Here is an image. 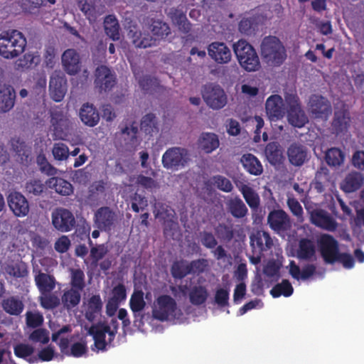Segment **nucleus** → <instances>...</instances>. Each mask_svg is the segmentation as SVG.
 <instances>
[{
    "instance_id": "f8f14e48",
    "label": "nucleus",
    "mask_w": 364,
    "mask_h": 364,
    "mask_svg": "<svg viewBox=\"0 0 364 364\" xmlns=\"http://www.w3.org/2000/svg\"><path fill=\"white\" fill-rule=\"evenodd\" d=\"M286 103L288 106L287 119L289 124L295 127H302L308 122V118L301 108L299 98L295 95L286 97Z\"/></svg>"
},
{
    "instance_id": "4c0bfd02",
    "label": "nucleus",
    "mask_w": 364,
    "mask_h": 364,
    "mask_svg": "<svg viewBox=\"0 0 364 364\" xmlns=\"http://www.w3.org/2000/svg\"><path fill=\"white\" fill-rule=\"evenodd\" d=\"M81 11L90 22H94L99 16L103 14L104 9L94 0H86L81 6Z\"/></svg>"
},
{
    "instance_id": "b1692460",
    "label": "nucleus",
    "mask_w": 364,
    "mask_h": 364,
    "mask_svg": "<svg viewBox=\"0 0 364 364\" xmlns=\"http://www.w3.org/2000/svg\"><path fill=\"white\" fill-rule=\"evenodd\" d=\"M115 220V214L109 208H101L95 213V223L100 229L110 230Z\"/></svg>"
},
{
    "instance_id": "7ed1b4c3",
    "label": "nucleus",
    "mask_w": 364,
    "mask_h": 364,
    "mask_svg": "<svg viewBox=\"0 0 364 364\" xmlns=\"http://www.w3.org/2000/svg\"><path fill=\"white\" fill-rule=\"evenodd\" d=\"M182 315L176 300L171 296L161 295L153 303L152 316L157 320L181 323Z\"/></svg>"
},
{
    "instance_id": "6e6d98bb",
    "label": "nucleus",
    "mask_w": 364,
    "mask_h": 364,
    "mask_svg": "<svg viewBox=\"0 0 364 364\" xmlns=\"http://www.w3.org/2000/svg\"><path fill=\"white\" fill-rule=\"evenodd\" d=\"M36 161L42 172L46 173L48 176H55L57 174L58 170L47 161V159L44 155H38Z\"/></svg>"
},
{
    "instance_id": "5701e85b",
    "label": "nucleus",
    "mask_w": 364,
    "mask_h": 364,
    "mask_svg": "<svg viewBox=\"0 0 364 364\" xmlns=\"http://www.w3.org/2000/svg\"><path fill=\"white\" fill-rule=\"evenodd\" d=\"M115 83V77L110 70L104 65L98 67L95 72V84L100 90L107 91Z\"/></svg>"
},
{
    "instance_id": "f704fd0d",
    "label": "nucleus",
    "mask_w": 364,
    "mask_h": 364,
    "mask_svg": "<svg viewBox=\"0 0 364 364\" xmlns=\"http://www.w3.org/2000/svg\"><path fill=\"white\" fill-rule=\"evenodd\" d=\"M315 270L316 267L314 264H306L302 269L293 261L289 264V274L296 280L308 279L314 274Z\"/></svg>"
},
{
    "instance_id": "5fc2aeb1",
    "label": "nucleus",
    "mask_w": 364,
    "mask_h": 364,
    "mask_svg": "<svg viewBox=\"0 0 364 364\" xmlns=\"http://www.w3.org/2000/svg\"><path fill=\"white\" fill-rule=\"evenodd\" d=\"M52 151L54 158L58 161L66 160L70 155L68 147L63 143L55 144Z\"/></svg>"
},
{
    "instance_id": "c03bdc74",
    "label": "nucleus",
    "mask_w": 364,
    "mask_h": 364,
    "mask_svg": "<svg viewBox=\"0 0 364 364\" xmlns=\"http://www.w3.org/2000/svg\"><path fill=\"white\" fill-rule=\"evenodd\" d=\"M265 155L268 161L272 164L281 162L283 159L282 149L276 142L267 144L265 149Z\"/></svg>"
},
{
    "instance_id": "69168bd1",
    "label": "nucleus",
    "mask_w": 364,
    "mask_h": 364,
    "mask_svg": "<svg viewBox=\"0 0 364 364\" xmlns=\"http://www.w3.org/2000/svg\"><path fill=\"white\" fill-rule=\"evenodd\" d=\"M33 352V348L26 343H19L14 347L15 355L19 358L26 359Z\"/></svg>"
},
{
    "instance_id": "bb28decb",
    "label": "nucleus",
    "mask_w": 364,
    "mask_h": 364,
    "mask_svg": "<svg viewBox=\"0 0 364 364\" xmlns=\"http://www.w3.org/2000/svg\"><path fill=\"white\" fill-rule=\"evenodd\" d=\"M1 272L6 277L15 278L24 277L28 274L26 264L21 262H4L1 263Z\"/></svg>"
},
{
    "instance_id": "49530a36",
    "label": "nucleus",
    "mask_w": 364,
    "mask_h": 364,
    "mask_svg": "<svg viewBox=\"0 0 364 364\" xmlns=\"http://www.w3.org/2000/svg\"><path fill=\"white\" fill-rule=\"evenodd\" d=\"M105 30L107 35L113 41L119 39V24L115 16L109 15L105 19Z\"/></svg>"
},
{
    "instance_id": "a18cd8bd",
    "label": "nucleus",
    "mask_w": 364,
    "mask_h": 364,
    "mask_svg": "<svg viewBox=\"0 0 364 364\" xmlns=\"http://www.w3.org/2000/svg\"><path fill=\"white\" fill-rule=\"evenodd\" d=\"M232 215L235 218H243L247 213V208L238 197L231 198L228 203Z\"/></svg>"
},
{
    "instance_id": "1a4fd4ad",
    "label": "nucleus",
    "mask_w": 364,
    "mask_h": 364,
    "mask_svg": "<svg viewBox=\"0 0 364 364\" xmlns=\"http://www.w3.org/2000/svg\"><path fill=\"white\" fill-rule=\"evenodd\" d=\"M202 96L207 106L214 110L223 108L228 103V95L219 85L208 84L204 86Z\"/></svg>"
},
{
    "instance_id": "e433bc0d",
    "label": "nucleus",
    "mask_w": 364,
    "mask_h": 364,
    "mask_svg": "<svg viewBox=\"0 0 364 364\" xmlns=\"http://www.w3.org/2000/svg\"><path fill=\"white\" fill-rule=\"evenodd\" d=\"M220 142L218 137L213 133H203L198 139V146L200 149L205 153H211L219 146Z\"/></svg>"
},
{
    "instance_id": "338daca9",
    "label": "nucleus",
    "mask_w": 364,
    "mask_h": 364,
    "mask_svg": "<svg viewBox=\"0 0 364 364\" xmlns=\"http://www.w3.org/2000/svg\"><path fill=\"white\" fill-rule=\"evenodd\" d=\"M136 183L144 188L153 191L159 188V183L151 177L139 175L137 177Z\"/></svg>"
},
{
    "instance_id": "4d7b16f0",
    "label": "nucleus",
    "mask_w": 364,
    "mask_h": 364,
    "mask_svg": "<svg viewBox=\"0 0 364 364\" xmlns=\"http://www.w3.org/2000/svg\"><path fill=\"white\" fill-rule=\"evenodd\" d=\"M171 19L174 24L178 26V28L183 32H188L190 29V25L188 23L186 16L182 12H176L171 14Z\"/></svg>"
},
{
    "instance_id": "ea45409f",
    "label": "nucleus",
    "mask_w": 364,
    "mask_h": 364,
    "mask_svg": "<svg viewBox=\"0 0 364 364\" xmlns=\"http://www.w3.org/2000/svg\"><path fill=\"white\" fill-rule=\"evenodd\" d=\"M129 306L134 317L140 316L141 312L146 306V301L144 298V292L141 290L135 289L129 300Z\"/></svg>"
},
{
    "instance_id": "39448f33",
    "label": "nucleus",
    "mask_w": 364,
    "mask_h": 364,
    "mask_svg": "<svg viewBox=\"0 0 364 364\" xmlns=\"http://www.w3.org/2000/svg\"><path fill=\"white\" fill-rule=\"evenodd\" d=\"M318 243L320 247L321 255L327 262H333L339 260L347 269L353 267V259L348 255H339L338 252V244L333 237L329 235L323 234L320 236Z\"/></svg>"
},
{
    "instance_id": "6e6552de",
    "label": "nucleus",
    "mask_w": 364,
    "mask_h": 364,
    "mask_svg": "<svg viewBox=\"0 0 364 364\" xmlns=\"http://www.w3.org/2000/svg\"><path fill=\"white\" fill-rule=\"evenodd\" d=\"M112 322L113 323L112 328L105 323H100L92 326L90 328L89 333L93 336L95 341L93 350H105L107 345L113 340L117 332V326L116 320L112 319Z\"/></svg>"
},
{
    "instance_id": "412c9836",
    "label": "nucleus",
    "mask_w": 364,
    "mask_h": 364,
    "mask_svg": "<svg viewBox=\"0 0 364 364\" xmlns=\"http://www.w3.org/2000/svg\"><path fill=\"white\" fill-rule=\"evenodd\" d=\"M7 201L9 208L16 217L23 218L28 214V202L21 193L11 192L8 196Z\"/></svg>"
},
{
    "instance_id": "79ce46f5",
    "label": "nucleus",
    "mask_w": 364,
    "mask_h": 364,
    "mask_svg": "<svg viewBox=\"0 0 364 364\" xmlns=\"http://www.w3.org/2000/svg\"><path fill=\"white\" fill-rule=\"evenodd\" d=\"M35 282L41 294L49 293L55 287L54 278L45 273L39 272L36 274Z\"/></svg>"
},
{
    "instance_id": "8fccbe9b",
    "label": "nucleus",
    "mask_w": 364,
    "mask_h": 364,
    "mask_svg": "<svg viewBox=\"0 0 364 364\" xmlns=\"http://www.w3.org/2000/svg\"><path fill=\"white\" fill-rule=\"evenodd\" d=\"M294 289L287 280H284L282 283L277 284L271 291L270 294L274 298L280 296H289L292 294Z\"/></svg>"
},
{
    "instance_id": "c85d7f7f",
    "label": "nucleus",
    "mask_w": 364,
    "mask_h": 364,
    "mask_svg": "<svg viewBox=\"0 0 364 364\" xmlns=\"http://www.w3.org/2000/svg\"><path fill=\"white\" fill-rule=\"evenodd\" d=\"M79 116L82 123L88 127H95L100 121V115L93 105L84 104L80 109Z\"/></svg>"
},
{
    "instance_id": "aec40b11",
    "label": "nucleus",
    "mask_w": 364,
    "mask_h": 364,
    "mask_svg": "<svg viewBox=\"0 0 364 364\" xmlns=\"http://www.w3.org/2000/svg\"><path fill=\"white\" fill-rule=\"evenodd\" d=\"M309 110L314 118L326 119L331 113L329 102L319 95H313L309 102Z\"/></svg>"
},
{
    "instance_id": "bf43d9fd",
    "label": "nucleus",
    "mask_w": 364,
    "mask_h": 364,
    "mask_svg": "<svg viewBox=\"0 0 364 364\" xmlns=\"http://www.w3.org/2000/svg\"><path fill=\"white\" fill-rule=\"evenodd\" d=\"M35 84L32 93L35 95H42L45 93L46 86V77L43 74L38 75L35 78Z\"/></svg>"
},
{
    "instance_id": "de8ad7c7",
    "label": "nucleus",
    "mask_w": 364,
    "mask_h": 364,
    "mask_svg": "<svg viewBox=\"0 0 364 364\" xmlns=\"http://www.w3.org/2000/svg\"><path fill=\"white\" fill-rule=\"evenodd\" d=\"M326 163L331 166H339L344 162L345 154L338 148H331L326 153Z\"/></svg>"
},
{
    "instance_id": "9b49d317",
    "label": "nucleus",
    "mask_w": 364,
    "mask_h": 364,
    "mask_svg": "<svg viewBox=\"0 0 364 364\" xmlns=\"http://www.w3.org/2000/svg\"><path fill=\"white\" fill-rule=\"evenodd\" d=\"M189 161L188 151L182 148L168 149L162 156V164L167 169L178 170L184 167Z\"/></svg>"
},
{
    "instance_id": "ddd939ff",
    "label": "nucleus",
    "mask_w": 364,
    "mask_h": 364,
    "mask_svg": "<svg viewBox=\"0 0 364 364\" xmlns=\"http://www.w3.org/2000/svg\"><path fill=\"white\" fill-rule=\"evenodd\" d=\"M171 291L178 299L185 297L188 291L190 301L195 305L203 304L208 297V291L202 286H195L188 291L186 285H180L172 287Z\"/></svg>"
},
{
    "instance_id": "f03ea898",
    "label": "nucleus",
    "mask_w": 364,
    "mask_h": 364,
    "mask_svg": "<svg viewBox=\"0 0 364 364\" xmlns=\"http://www.w3.org/2000/svg\"><path fill=\"white\" fill-rule=\"evenodd\" d=\"M27 44L23 34L17 30H9L0 33V55L5 59H13L22 54Z\"/></svg>"
},
{
    "instance_id": "20e7f679",
    "label": "nucleus",
    "mask_w": 364,
    "mask_h": 364,
    "mask_svg": "<svg viewBox=\"0 0 364 364\" xmlns=\"http://www.w3.org/2000/svg\"><path fill=\"white\" fill-rule=\"evenodd\" d=\"M263 60L270 66H279L287 58V50L282 41L275 36H267L260 45Z\"/></svg>"
},
{
    "instance_id": "864d4df0",
    "label": "nucleus",
    "mask_w": 364,
    "mask_h": 364,
    "mask_svg": "<svg viewBox=\"0 0 364 364\" xmlns=\"http://www.w3.org/2000/svg\"><path fill=\"white\" fill-rule=\"evenodd\" d=\"M141 129L146 133L152 134L157 131L156 117L154 114L145 115L141 122Z\"/></svg>"
},
{
    "instance_id": "58836bf2",
    "label": "nucleus",
    "mask_w": 364,
    "mask_h": 364,
    "mask_svg": "<svg viewBox=\"0 0 364 364\" xmlns=\"http://www.w3.org/2000/svg\"><path fill=\"white\" fill-rule=\"evenodd\" d=\"M244 168L251 174L258 176L262 173L261 163L256 156L251 154H244L241 159Z\"/></svg>"
},
{
    "instance_id": "c756f323",
    "label": "nucleus",
    "mask_w": 364,
    "mask_h": 364,
    "mask_svg": "<svg viewBox=\"0 0 364 364\" xmlns=\"http://www.w3.org/2000/svg\"><path fill=\"white\" fill-rule=\"evenodd\" d=\"M15 92L12 87L4 85L0 88V112L4 113L11 110L15 102Z\"/></svg>"
},
{
    "instance_id": "423d86ee",
    "label": "nucleus",
    "mask_w": 364,
    "mask_h": 364,
    "mask_svg": "<svg viewBox=\"0 0 364 364\" xmlns=\"http://www.w3.org/2000/svg\"><path fill=\"white\" fill-rule=\"evenodd\" d=\"M234 53L240 66L247 72H254L260 68L259 57L252 45L245 40H239L233 46Z\"/></svg>"
},
{
    "instance_id": "dca6fc26",
    "label": "nucleus",
    "mask_w": 364,
    "mask_h": 364,
    "mask_svg": "<svg viewBox=\"0 0 364 364\" xmlns=\"http://www.w3.org/2000/svg\"><path fill=\"white\" fill-rule=\"evenodd\" d=\"M306 208L314 225L328 231H334L336 229L337 223L327 212L318 208L313 209L309 206Z\"/></svg>"
},
{
    "instance_id": "7c9ffc66",
    "label": "nucleus",
    "mask_w": 364,
    "mask_h": 364,
    "mask_svg": "<svg viewBox=\"0 0 364 364\" xmlns=\"http://www.w3.org/2000/svg\"><path fill=\"white\" fill-rule=\"evenodd\" d=\"M268 223L274 230H283L289 227L287 215L282 210L272 211L268 216Z\"/></svg>"
},
{
    "instance_id": "393cba45",
    "label": "nucleus",
    "mask_w": 364,
    "mask_h": 364,
    "mask_svg": "<svg viewBox=\"0 0 364 364\" xmlns=\"http://www.w3.org/2000/svg\"><path fill=\"white\" fill-rule=\"evenodd\" d=\"M202 265H203V262L200 260L191 264L186 261L177 262L172 266V274L176 278H182L191 272L201 271L203 269H200V266Z\"/></svg>"
},
{
    "instance_id": "603ef678",
    "label": "nucleus",
    "mask_w": 364,
    "mask_h": 364,
    "mask_svg": "<svg viewBox=\"0 0 364 364\" xmlns=\"http://www.w3.org/2000/svg\"><path fill=\"white\" fill-rule=\"evenodd\" d=\"M3 306L4 310L10 314L18 315L23 310L21 301L15 298H10L4 301Z\"/></svg>"
},
{
    "instance_id": "a211bd4d",
    "label": "nucleus",
    "mask_w": 364,
    "mask_h": 364,
    "mask_svg": "<svg viewBox=\"0 0 364 364\" xmlns=\"http://www.w3.org/2000/svg\"><path fill=\"white\" fill-rule=\"evenodd\" d=\"M127 292L122 284H118L110 291L107 296L106 312L109 316L115 314L119 306L126 300Z\"/></svg>"
},
{
    "instance_id": "2f4dec72",
    "label": "nucleus",
    "mask_w": 364,
    "mask_h": 364,
    "mask_svg": "<svg viewBox=\"0 0 364 364\" xmlns=\"http://www.w3.org/2000/svg\"><path fill=\"white\" fill-rule=\"evenodd\" d=\"M46 183L48 188L54 189L60 195L70 196L73 193L72 184L62 178L52 177Z\"/></svg>"
},
{
    "instance_id": "13d9d810",
    "label": "nucleus",
    "mask_w": 364,
    "mask_h": 364,
    "mask_svg": "<svg viewBox=\"0 0 364 364\" xmlns=\"http://www.w3.org/2000/svg\"><path fill=\"white\" fill-rule=\"evenodd\" d=\"M210 183L225 192H230L232 189L231 182L228 178L220 176L212 178L210 179Z\"/></svg>"
},
{
    "instance_id": "f3484780",
    "label": "nucleus",
    "mask_w": 364,
    "mask_h": 364,
    "mask_svg": "<svg viewBox=\"0 0 364 364\" xmlns=\"http://www.w3.org/2000/svg\"><path fill=\"white\" fill-rule=\"evenodd\" d=\"M265 110L271 122L283 118L286 112L282 97L279 95L269 96L266 100Z\"/></svg>"
},
{
    "instance_id": "c9c22d12",
    "label": "nucleus",
    "mask_w": 364,
    "mask_h": 364,
    "mask_svg": "<svg viewBox=\"0 0 364 364\" xmlns=\"http://www.w3.org/2000/svg\"><path fill=\"white\" fill-rule=\"evenodd\" d=\"M237 188L250 208L252 210L257 209L260 203L257 193L248 184L240 183L237 184Z\"/></svg>"
},
{
    "instance_id": "4468645a",
    "label": "nucleus",
    "mask_w": 364,
    "mask_h": 364,
    "mask_svg": "<svg viewBox=\"0 0 364 364\" xmlns=\"http://www.w3.org/2000/svg\"><path fill=\"white\" fill-rule=\"evenodd\" d=\"M51 220L54 228L63 232L70 231L75 224L73 213L63 208H56L52 212Z\"/></svg>"
},
{
    "instance_id": "0eeeda50",
    "label": "nucleus",
    "mask_w": 364,
    "mask_h": 364,
    "mask_svg": "<svg viewBox=\"0 0 364 364\" xmlns=\"http://www.w3.org/2000/svg\"><path fill=\"white\" fill-rule=\"evenodd\" d=\"M50 328L53 331L52 339L55 342H59V346L62 353L67 355H72L76 358L82 357L87 353L86 345L84 342H77L72 345L71 348H68L69 341L65 337V334L70 331L69 326H64L59 330L53 328L50 325Z\"/></svg>"
},
{
    "instance_id": "473e14b6",
    "label": "nucleus",
    "mask_w": 364,
    "mask_h": 364,
    "mask_svg": "<svg viewBox=\"0 0 364 364\" xmlns=\"http://www.w3.org/2000/svg\"><path fill=\"white\" fill-rule=\"evenodd\" d=\"M296 256L301 259H312L316 256V245L309 239H301L296 250Z\"/></svg>"
},
{
    "instance_id": "a878e982",
    "label": "nucleus",
    "mask_w": 364,
    "mask_h": 364,
    "mask_svg": "<svg viewBox=\"0 0 364 364\" xmlns=\"http://www.w3.org/2000/svg\"><path fill=\"white\" fill-rule=\"evenodd\" d=\"M364 182L363 175L358 171H351L341 183V188L346 193H352L359 189Z\"/></svg>"
},
{
    "instance_id": "052dcab7",
    "label": "nucleus",
    "mask_w": 364,
    "mask_h": 364,
    "mask_svg": "<svg viewBox=\"0 0 364 364\" xmlns=\"http://www.w3.org/2000/svg\"><path fill=\"white\" fill-rule=\"evenodd\" d=\"M41 306L45 309H53L59 304V299L54 295H50L48 293L41 294L39 297Z\"/></svg>"
},
{
    "instance_id": "cd10ccee",
    "label": "nucleus",
    "mask_w": 364,
    "mask_h": 364,
    "mask_svg": "<svg viewBox=\"0 0 364 364\" xmlns=\"http://www.w3.org/2000/svg\"><path fill=\"white\" fill-rule=\"evenodd\" d=\"M251 245L255 252L260 253L269 249L273 245V241L269 234L264 231H257L251 237Z\"/></svg>"
},
{
    "instance_id": "09e8293b",
    "label": "nucleus",
    "mask_w": 364,
    "mask_h": 364,
    "mask_svg": "<svg viewBox=\"0 0 364 364\" xmlns=\"http://www.w3.org/2000/svg\"><path fill=\"white\" fill-rule=\"evenodd\" d=\"M41 61L39 55L36 52H28L16 62L18 68H29L38 65Z\"/></svg>"
},
{
    "instance_id": "9d476101",
    "label": "nucleus",
    "mask_w": 364,
    "mask_h": 364,
    "mask_svg": "<svg viewBox=\"0 0 364 364\" xmlns=\"http://www.w3.org/2000/svg\"><path fill=\"white\" fill-rule=\"evenodd\" d=\"M72 127L73 122L67 114L60 111L52 112L50 131L54 139H67Z\"/></svg>"
},
{
    "instance_id": "2eb2a0df",
    "label": "nucleus",
    "mask_w": 364,
    "mask_h": 364,
    "mask_svg": "<svg viewBox=\"0 0 364 364\" xmlns=\"http://www.w3.org/2000/svg\"><path fill=\"white\" fill-rule=\"evenodd\" d=\"M67 92V80L60 70L54 71L49 82V92L51 98L55 102H60Z\"/></svg>"
},
{
    "instance_id": "72a5a7b5",
    "label": "nucleus",
    "mask_w": 364,
    "mask_h": 364,
    "mask_svg": "<svg viewBox=\"0 0 364 364\" xmlns=\"http://www.w3.org/2000/svg\"><path fill=\"white\" fill-rule=\"evenodd\" d=\"M289 162L294 166H301L307 157L306 149L298 144H292L287 149Z\"/></svg>"
},
{
    "instance_id": "37998d69",
    "label": "nucleus",
    "mask_w": 364,
    "mask_h": 364,
    "mask_svg": "<svg viewBox=\"0 0 364 364\" xmlns=\"http://www.w3.org/2000/svg\"><path fill=\"white\" fill-rule=\"evenodd\" d=\"M350 124L349 113L344 110L335 113V117L332 124L333 129L338 134L346 131Z\"/></svg>"
},
{
    "instance_id": "680f3d73",
    "label": "nucleus",
    "mask_w": 364,
    "mask_h": 364,
    "mask_svg": "<svg viewBox=\"0 0 364 364\" xmlns=\"http://www.w3.org/2000/svg\"><path fill=\"white\" fill-rule=\"evenodd\" d=\"M43 317L41 314L38 311H28L26 313V323L30 327H37L42 324Z\"/></svg>"
},
{
    "instance_id": "f257e3e1",
    "label": "nucleus",
    "mask_w": 364,
    "mask_h": 364,
    "mask_svg": "<svg viewBox=\"0 0 364 364\" xmlns=\"http://www.w3.org/2000/svg\"><path fill=\"white\" fill-rule=\"evenodd\" d=\"M151 27L154 36H151L144 27L141 29L136 26L129 27L128 37L136 47L145 48L154 46L157 38H163L169 33L168 25L159 20L154 21Z\"/></svg>"
},
{
    "instance_id": "a19ab883",
    "label": "nucleus",
    "mask_w": 364,
    "mask_h": 364,
    "mask_svg": "<svg viewBox=\"0 0 364 364\" xmlns=\"http://www.w3.org/2000/svg\"><path fill=\"white\" fill-rule=\"evenodd\" d=\"M102 300L99 295L92 296L85 306V316L89 321H93L100 315L102 309Z\"/></svg>"
},
{
    "instance_id": "0e129e2a",
    "label": "nucleus",
    "mask_w": 364,
    "mask_h": 364,
    "mask_svg": "<svg viewBox=\"0 0 364 364\" xmlns=\"http://www.w3.org/2000/svg\"><path fill=\"white\" fill-rule=\"evenodd\" d=\"M255 19L252 16L243 17L239 23V30L241 33L248 34L255 28Z\"/></svg>"
},
{
    "instance_id": "774afa93",
    "label": "nucleus",
    "mask_w": 364,
    "mask_h": 364,
    "mask_svg": "<svg viewBox=\"0 0 364 364\" xmlns=\"http://www.w3.org/2000/svg\"><path fill=\"white\" fill-rule=\"evenodd\" d=\"M44 184L40 180L33 179L26 183V189L29 193L39 195L44 190Z\"/></svg>"
},
{
    "instance_id": "6ab92c4d",
    "label": "nucleus",
    "mask_w": 364,
    "mask_h": 364,
    "mask_svg": "<svg viewBox=\"0 0 364 364\" xmlns=\"http://www.w3.org/2000/svg\"><path fill=\"white\" fill-rule=\"evenodd\" d=\"M62 66L70 75L77 74L82 68V63L79 53L73 49L65 50L61 56Z\"/></svg>"
},
{
    "instance_id": "3c124183",
    "label": "nucleus",
    "mask_w": 364,
    "mask_h": 364,
    "mask_svg": "<svg viewBox=\"0 0 364 364\" xmlns=\"http://www.w3.org/2000/svg\"><path fill=\"white\" fill-rule=\"evenodd\" d=\"M62 300L68 308L76 306L80 300V291L73 289L68 290L63 294Z\"/></svg>"
},
{
    "instance_id": "4be33fe9",
    "label": "nucleus",
    "mask_w": 364,
    "mask_h": 364,
    "mask_svg": "<svg viewBox=\"0 0 364 364\" xmlns=\"http://www.w3.org/2000/svg\"><path fill=\"white\" fill-rule=\"evenodd\" d=\"M210 58L218 64L228 63L232 59V53L228 46L223 42H213L208 47Z\"/></svg>"
},
{
    "instance_id": "e2e57ef3",
    "label": "nucleus",
    "mask_w": 364,
    "mask_h": 364,
    "mask_svg": "<svg viewBox=\"0 0 364 364\" xmlns=\"http://www.w3.org/2000/svg\"><path fill=\"white\" fill-rule=\"evenodd\" d=\"M287 205L291 211V213L298 218V220L301 222L303 221V209L300 203L297 200L288 196Z\"/></svg>"
}]
</instances>
